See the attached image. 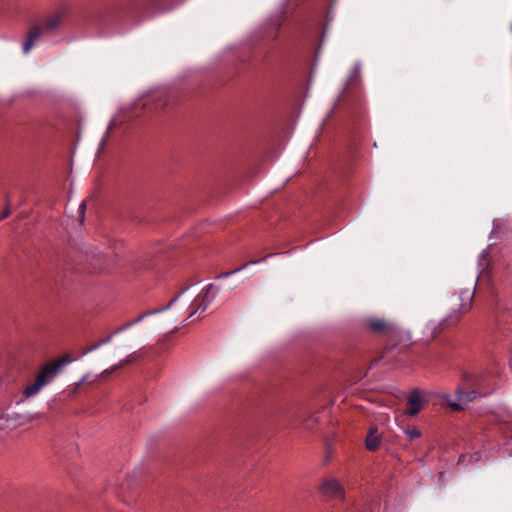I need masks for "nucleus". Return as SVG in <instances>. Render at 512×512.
Segmentation results:
<instances>
[{
    "label": "nucleus",
    "mask_w": 512,
    "mask_h": 512,
    "mask_svg": "<svg viewBox=\"0 0 512 512\" xmlns=\"http://www.w3.org/2000/svg\"><path fill=\"white\" fill-rule=\"evenodd\" d=\"M114 337H115V335H113V332H112V333H111L110 335H108L106 338H104V339H102V340L98 341V344L100 345V347H102V346H104V345H106V344L110 343Z\"/></svg>",
    "instance_id": "obj_19"
},
{
    "label": "nucleus",
    "mask_w": 512,
    "mask_h": 512,
    "mask_svg": "<svg viewBox=\"0 0 512 512\" xmlns=\"http://www.w3.org/2000/svg\"><path fill=\"white\" fill-rule=\"evenodd\" d=\"M404 433L410 440L419 438L421 436V432L416 427L407 428L404 430Z\"/></svg>",
    "instance_id": "obj_15"
},
{
    "label": "nucleus",
    "mask_w": 512,
    "mask_h": 512,
    "mask_svg": "<svg viewBox=\"0 0 512 512\" xmlns=\"http://www.w3.org/2000/svg\"><path fill=\"white\" fill-rule=\"evenodd\" d=\"M72 361L73 359H71L69 355H64L56 362H49L44 365L40 370L35 382L26 386V388L23 390V395L26 398H30L38 394L44 386L48 385L55 379L62 367L71 363Z\"/></svg>",
    "instance_id": "obj_2"
},
{
    "label": "nucleus",
    "mask_w": 512,
    "mask_h": 512,
    "mask_svg": "<svg viewBox=\"0 0 512 512\" xmlns=\"http://www.w3.org/2000/svg\"><path fill=\"white\" fill-rule=\"evenodd\" d=\"M10 215H11V208H10V204L7 203L6 207L4 208L3 212L0 215V221L3 220V219H6Z\"/></svg>",
    "instance_id": "obj_17"
},
{
    "label": "nucleus",
    "mask_w": 512,
    "mask_h": 512,
    "mask_svg": "<svg viewBox=\"0 0 512 512\" xmlns=\"http://www.w3.org/2000/svg\"><path fill=\"white\" fill-rule=\"evenodd\" d=\"M219 291V287L213 283H210L206 286L203 295L194 300L191 307V312L187 316V319L191 318L198 312H204L209 307V305L215 299L217 293Z\"/></svg>",
    "instance_id": "obj_4"
},
{
    "label": "nucleus",
    "mask_w": 512,
    "mask_h": 512,
    "mask_svg": "<svg viewBox=\"0 0 512 512\" xmlns=\"http://www.w3.org/2000/svg\"><path fill=\"white\" fill-rule=\"evenodd\" d=\"M99 348H100V345H99V344H98V342H97V343H95L94 345H92V346H90V347L86 348V349L82 352V356H85V355H87V354H89V353H91V352H93V351H95V350H97V349H99Z\"/></svg>",
    "instance_id": "obj_18"
},
{
    "label": "nucleus",
    "mask_w": 512,
    "mask_h": 512,
    "mask_svg": "<svg viewBox=\"0 0 512 512\" xmlns=\"http://www.w3.org/2000/svg\"><path fill=\"white\" fill-rule=\"evenodd\" d=\"M127 362H128V360H122L120 365H122L123 363H127Z\"/></svg>",
    "instance_id": "obj_24"
},
{
    "label": "nucleus",
    "mask_w": 512,
    "mask_h": 512,
    "mask_svg": "<svg viewBox=\"0 0 512 512\" xmlns=\"http://www.w3.org/2000/svg\"><path fill=\"white\" fill-rule=\"evenodd\" d=\"M86 379H87V375H86V376H84V377L79 381V383H78V384H82L83 382H85V381H86Z\"/></svg>",
    "instance_id": "obj_23"
},
{
    "label": "nucleus",
    "mask_w": 512,
    "mask_h": 512,
    "mask_svg": "<svg viewBox=\"0 0 512 512\" xmlns=\"http://www.w3.org/2000/svg\"><path fill=\"white\" fill-rule=\"evenodd\" d=\"M359 72H360V67L359 65H355L353 70H352V73H351V77H356L359 75Z\"/></svg>",
    "instance_id": "obj_21"
},
{
    "label": "nucleus",
    "mask_w": 512,
    "mask_h": 512,
    "mask_svg": "<svg viewBox=\"0 0 512 512\" xmlns=\"http://www.w3.org/2000/svg\"><path fill=\"white\" fill-rule=\"evenodd\" d=\"M279 255V253H270V254H267L266 256H264L263 258L261 259H258V260H252V261H248L246 262L244 265H242L241 267H238L232 271H229V272H225V273H221L217 276V279H222V278H227L235 273H238L242 270H244L245 268H247L248 266L250 265H255V264H258V263H261V262H264L266 261L268 258L270 257H273V256H277Z\"/></svg>",
    "instance_id": "obj_13"
},
{
    "label": "nucleus",
    "mask_w": 512,
    "mask_h": 512,
    "mask_svg": "<svg viewBox=\"0 0 512 512\" xmlns=\"http://www.w3.org/2000/svg\"><path fill=\"white\" fill-rule=\"evenodd\" d=\"M474 297V289H463L457 295V308H453L441 321L435 322L430 321L426 325V329L431 332L432 336H435L443 327H449L457 324L462 314L468 312L472 306Z\"/></svg>",
    "instance_id": "obj_1"
},
{
    "label": "nucleus",
    "mask_w": 512,
    "mask_h": 512,
    "mask_svg": "<svg viewBox=\"0 0 512 512\" xmlns=\"http://www.w3.org/2000/svg\"><path fill=\"white\" fill-rule=\"evenodd\" d=\"M188 288H186L185 290H183L181 293H179L177 296H175L167 305H165L164 307H161V308H158V309H154V310H149V311H146L144 312L143 314L139 315L137 318H135L134 320L132 321H129L130 324H131V327L140 323L141 321H143L146 317L150 316V315H155V314H158V313H161V312H164L168 309L171 308V306L178 300V298L181 296V294L183 292H185Z\"/></svg>",
    "instance_id": "obj_12"
},
{
    "label": "nucleus",
    "mask_w": 512,
    "mask_h": 512,
    "mask_svg": "<svg viewBox=\"0 0 512 512\" xmlns=\"http://www.w3.org/2000/svg\"><path fill=\"white\" fill-rule=\"evenodd\" d=\"M85 210H86V202L85 201H82L79 205V213H80V218H81V221L83 220L84 218V215H85Z\"/></svg>",
    "instance_id": "obj_20"
},
{
    "label": "nucleus",
    "mask_w": 512,
    "mask_h": 512,
    "mask_svg": "<svg viewBox=\"0 0 512 512\" xmlns=\"http://www.w3.org/2000/svg\"><path fill=\"white\" fill-rule=\"evenodd\" d=\"M409 408L406 411L408 416H415L422 410V398L419 390H413L407 397Z\"/></svg>",
    "instance_id": "obj_10"
},
{
    "label": "nucleus",
    "mask_w": 512,
    "mask_h": 512,
    "mask_svg": "<svg viewBox=\"0 0 512 512\" xmlns=\"http://www.w3.org/2000/svg\"><path fill=\"white\" fill-rule=\"evenodd\" d=\"M365 326L375 333H386L393 329V323L386 321L383 318L370 317L365 320Z\"/></svg>",
    "instance_id": "obj_9"
},
{
    "label": "nucleus",
    "mask_w": 512,
    "mask_h": 512,
    "mask_svg": "<svg viewBox=\"0 0 512 512\" xmlns=\"http://www.w3.org/2000/svg\"><path fill=\"white\" fill-rule=\"evenodd\" d=\"M46 30L43 28V26L35 25L33 26L27 36L26 40L23 43V53L28 54L31 50V48L34 46V44L44 35L46 34Z\"/></svg>",
    "instance_id": "obj_8"
},
{
    "label": "nucleus",
    "mask_w": 512,
    "mask_h": 512,
    "mask_svg": "<svg viewBox=\"0 0 512 512\" xmlns=\"http://www.w3.org/2000/svg\"><path fill=\"white\" fill-rule=\"evenodd\" d=\"M67 14L68 8L65 6L56 9L50 16L45 19L44 24L42 25L43 28L47 33L55 31L60 27Z\"/></svg>",
    "instance_id": "obj_7"
},
{
    "label": "nucleus",
    "mask_w": 512,
    "mask_h": 512,
    "mask_svg": "<svg viewBox=\"0 0 512 512\" xmlns=\"http://www.w3.org/2000/svg\"><path fill=\"white\" fill-rule=\"evenodd\" d=\"M219 291V287L213 283H210L206 286L203 295L194 300L191 307V312L187 316V319L191 318L198 312H204L209 307V305L215 299L217 293Z\"/></svg>",
    "instance_id": "obj_3"
},
{
    "label": "nucleus",
    "mask_w": 512,
    "mask_h": 512,
    "mask_svg": "<svg viewBox=\"0 0 512 512\" xmlns=\"http://www.w3.org/2000/svg\"><path fill=\"white\" fill-rule=\"evenodd\" d=\"M129 328H131V324H130V322H127V323H125L124 325H122V326L118 327L117 329H115V330L113 331V335H115V336H116V335H118V334H120V333H122V332L126 331V330H127V329H129Z\"/></svg>",
    "instance_id": "obj_16"
},
{
    "label": "nucleus",
    "mask_w": 512,
    "mask_h": 512,
    "mask_svg": "<svg viewBox=\"0 0 512 512\" xmlns=\"http://www.w3.org/2000/svg\"><path fill=\"white\" fill-rule=\"evenodd\" d=\"M455 396L456 401H452L451 395L449 394H445L444 399L453 410L459 411L463 410L465 406L474 401L479 396V394L474 390L467 392L463 390H457Z\"/></svg>",
    "instance_id": "obj_6"
},
{
    "label": "nucleus",
    "mask_w": 512,
    "mask_h": 512,
    "mask_svg": "<svg viewBox=\"0 0 512 512\" xmlns=\"http://www.w3.org/2000/svg\"><path fill=\"white\" fill-rule=\"evenodd\" d=\"M477 279H478V277H476V279L474 280V286H475V285H476V283H477Z\"/></svg>",
    "instance_id": "obj_25"
},
{
    "label": "nucleus",
    "mask_w": 512,
    "mask_h": 512,
    "mask_svg": "<svg viewBox=\"0 0 512 512\" xmlns=\"http://www.w3.org/2000/svg\"><path fill=\"white\" fill-rule=\"evenodd\" d=\"M379 437L376 435V430H371L368 434L365 444L368 450H375L379 446Z\"/></svg>",
    "instance_id": "obj_14"
},
{
    "label": "nucleus",
    "mask_w": 512,
    "mask_h": 512,
    "mask_svg": "<svg viewBox=\"0 0 512 512\" xmlns=\"http://www.w3.org/2000/svg\"><path fill=\"white\" fill-rule=\"evenodd\" d=\"M319 489L323 496L332 500H343L345 497L344 488L336 478L324 479Z\"/></svg>",
    "instance_id": "obj_5"
},
{
    "label": "nucleus",
    "mask_w": 512,
    "mask_h": 512,
    "mask_svg": "<svg viewBox=\"0 0 512 512\" xmlns=\"http://www.w3.org/2000/svg\"><path fill=\"white\" fill-rule=\"evenodd\" d=\"M113 125H114V120H111L108 125L107 132L112 128Z\"/></svg>",
    "instance_id": "obj_22"
},
{
    "label": "nucleus",
    "mask_w": 512,
    "mask_h": 512,
    "mask_svg": "<svg viewBox=\"0 0 512 512\" xmlns=\"http://www.w3.org/2000/svg\"><path fill=\"white\" fill-rule=\"evenodd\" d=\"M0 418L4 421L5 427L9 430L16 429L25 423V417L16 412H3L0 414Z\"/></svg>",
    "instance_id": "obj_11"
}]
</instances>
